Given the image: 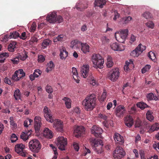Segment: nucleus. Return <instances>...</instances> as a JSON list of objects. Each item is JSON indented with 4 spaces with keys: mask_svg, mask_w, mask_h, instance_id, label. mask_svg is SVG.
<instances>
[{
    "mask_svg": "<svg viewBox=\"0 0 159 159\" xmlns=\"http://www.w3.org/2000/svg\"><path fill=\"white\" fill-rule=\"evenodd\" d=\"M57 143L58 148L61 150H64L67 145V139L63 136H59L57 139Z\"/></svg>",
    "mask_w": 159,
    "mask_h": 159,
    "instance_id": "7",
    "label": "nucleus"
},
{
    "mask_svg": "<svg viewBox=\"0 0 159 159\" xmlns=\"http://www.w3.org/2000/svg\"><path fill=\"white\" fill-rule=\"evenodd\" d=\"M148 57L152 61L155 60L156 57L155 53L152 51H150L148 53Z\"/></svg>",
    "mask_w": 159,
    "mask_h": 159,
    "instance_id": "47",
    "label": "nucleus"
},
{
    "mask_svg": "<svg viewBox=\"0 0 159 159\" xmlns=\"http://www.w3.org/2000/svg\"><path fill=\"white\" fill-rule=\"evenodd\" d=\"M146 116L147 119L150 121H152L154 119V117L151 114V112L149 111H148Z\"/></svg>",
    "mask_w": 159,
    "mask_h": 159,
    "instance_id": "45",
    "label": "nucleus"
},
{
    "mask_svg": "<svg viewBox=\"0 0 159 159\" xmlns=\"http://www.w3.org/2000/svg\"><path fill=\"white\" fill-rule=\"evenodd\" d=\"M25 148V146L23 144H18L15 145V150L17 153L19 152L20 151L23 150Z\"/></svg>",
    "mask_w": 159,
    "mask_h": 159,
    "instance_id": "27",
    "label": "nucleus"
},
{
    "mask_svg": "<svg viewBox=\"0 0 159 159\" xmlns=\"http://www.w3.org/2000/svg\"><path fill=\"white\" fill-rule=\"evenodd\" d=\"M20 60L22 61L25 60L28 57L27 52H25L22 53H20Z\"/></svg>",
    "mask_w": 159,
    "mask_h": 159,
    "instance_id": "44",
    "label": "nucleus"
},
{
    "mask_svg": "<svg viewBox=\"0 0 159 159\" xmlns=\"http://www.w3.org/2000/svg\"><path fill=\"white\" fill-rule=\"evenodd\" d=\"M9 55L7 52L2 53L0 54V63L4 62L6 58L8 57Z\"/></svg>",
    "mask_w": 159,
    "mask_h": 159,
    "instance_id": "32",
    "label": "nucleus"
},
{
    "mask_svg": "<svg viewBox=\"0 0 159 159\" xmlns=\"http://www.w3.org/2000/svg\"><path fill=\"white\" fill-rule=\"evenodd\" d=\"M36 26L37 25L36 23L34 22H33L30 28V31L31 32H34L35 30Z\"/></svg>",
    "mask_w": 159,
    "mask_h": 159,
    "instance_id": "55",
    "label": "nucleus"
},
{
    "mask_svg": "<svg viewBox=\"0 0 159 159\" xmlns=\"http://www.w3.org/2000/svg\"><path fill=\"white\" fill-rule=\"evenodd\" d=\"M115 141L120 142L121 144L124 143L123 137L118 133H116L114 136Z\"/></svg>",
    "mask_w": 159,
    "mask_h": 159,
    "instance_id": "26",
    "label": "nucleus"
},
{
    "mask_svg": "<svg viewBox=\"0 0 159 159\" xmlns=\"http://www.w3.org/2000/svg\"><path fill=\"white\" fill-rule=\"evenodd\" d=\"M43 135L46 138L51 139L52 137V133L48 128H46L43 132Z\"/></svg>",
    "mask_w": 159,
    "mask_h": 159,
    "instance_id": "23",
    "label": "nucleus"
},
{
    "mask_svg": "<svg viewBox=\"0 0 159 159\" xmlns=\"http://www.w3.org/2000/svg\"><path fill=\"white\" fill-rule=\"evenodd\" d=\"M91 60L94 68L100 69L103 68L104 60L102 56L99 54H93Z\"/></svg>",
    "mask_w": 159,
    "mask_h": 159,
    "instance_id": "3",
    "label": "nucleus"
},
{
    "mask_svg": "<svg viewBox=\"0 0 159 159\" xmlns=\"http://www.w3.org/2000/svg\"><path fill=\"white\" fill-rule=\"evenodd\" d=\"M151 67V66L149 65H146L142 70V73H145L147 70H149Z\"/></svg>",
    "mask_w": 159,
    "mask_h": 159,
    "instance_id": "50",
    "label": "nucleus"
},
{
    "mask_svg": "<svg viewBox=\"0 0 159 159\" xmlns=\"http://www.w3.org/2000/svg\"><path fill=\"white\" fill-rule=\"evenodd\" d=\"M73 146L75 150L76 151H78L79 149V147L78 144L76 142H74L73 144Z\"/></svg>",
    "mask_w": 159,
    "mask_h": 159,
    "instance_id": "62",
    "label": "nucleus"
},
{
    "mask_svg": "<svg viewBox=\"0 0 159 159\" xmlns=\"http://www.w3.org/2000/svg\"><path fill=\"white\" fill-rule=\"evenodd\" d=\"M159 129V125L158 123H155L153 125L150 129L149 131L152 132L154 131H157Z\"/></svg>",
    "mask_w": 159,
    "mask_h": 159,
    "instance_id": "35",
    "label": "nucleus"
},
{
    "mask_svg": "<svg viewBox=\"0 0 159 159\" xmlns=\"http://www.w3.org/2000/svg\"><path fill=\"white\" fill-rule=\"evenodd\" d=\"M107 66L108 67H111L113 65V62L112 61V58L110 56H108L107 58Z\"/></svg>",
    "mask_w": 159,
    "mask_h": 159,
    "instance_id": "34",
    "label": "nucleus"
},
{
    "mask_svg": "<svg viewBox=\"0 0 159 159\" xmlns=\"http://www.w3.org/2000/svg\"><path fill=\"white\" fill-rule=\"evenodd\" d=\"M84 152L82 153V155L83 156H85L87 154H90L91 153L90 150L88 148H86L85 147H84Z\"/></svg>",
    "mask_w": 159,
    "mask_h": 159,
    "instance_id": "48",
    "label": "nucleus"
},
{
    "mask_svg": "<svg viewBox=\"0 0 159 159\" xmlns=\"http://www.w3.org/2000/svg\"><path fill=\"white\" fill-rule=\"evenodd\" d=\"M16 71H18V73H17V75H18L17 78L19 80L25 76V73L22 69H19Z\"/></svg>",
    "mask_w": 159,
    "mask_h": 159,
    "instance_id": "38",
    "label": "nucleus"
},
{
    "mask_svg": "<svg viewBox=\"0 0 159 159\" xmlns=\"http://www.w3.org/2000/svg\"><path fill=\"white\" fill-rule=\"evenodd\" d=\"M72 73L73 74V77L74 79L76 81L77 83H79V80H78V74L77 72V69L75 67H73L72 68Z\"/></svg>",
    "mask_w": 159,
    "mask_h": 159,
    "instance_id": "28",
    "label": "nucleus"
},
{
    "mask_svg": "<svg viewBox=\"0 0 159 159\" xmlns=\"http://www.w3.org/2000/svg\"><path fill=\"white\" fill-rule=\"evenodd\" d=\"M129 30L127 29L122 30L115 34L116 40L119 42L123 43L128 35Z\"/></svg>",
    "mask_w": 159,
    "mask_h": 159,
    "instance_id": "5",
    "label": "nucleus"
},
{
    "mask_svg": "<svg viewBox=\"0 0 159 159\" xmlns=\"http://www.w3.org/2000/svg\"><path fill=\"white\" fill-rule=\"evenodd\" d=\"M60 57L61 60H65L68 55V52L66 50L65 47H61L60 49Z\"/></svg>",
    "mask_w": 159,
    "mask_h": 159,
    "instance_id": "21",
    "label": "nucleus"
},
{
    "mask_svg": "<svg viewBox=\"0 0 159 159\" xmlns=\"http://www.w3.org/2000/svg\"><path fill=\"white\" fill-rule=\"evenodd\" d=\"M19 37L20 39L25 40L27 39V36L26 35V33L25 32H23L21 33V35H20Z\"/></svg>",
    "mask_w": 159,
    "mask_h": 159,
    "instance_id": "58",
    "label": "nucleus"
},
{
    "mask_svg": "<svg viewBox=\"0 0 159 159\" xmlns=\"http://www.w3.org/2000/svg\"><path fill=\"white\" fill-rule=\"evenodd\" d=\"M130 63H129V62H126L125 63V65L124 66V68L125 70L126 71H128L129 70V65H130Z\"/></svg>",
    "mask_w": 159,
    "mask_h": 159,
    "instance_id": "60",
    "label": "nucleus"
},
{
    "mask_svg": "<svg viewBox=\"0 0 159 159\" xmlns=\"http://www.w3.org/2000/svg\"><path fill=\"white\" fill-rule=\"evenodd\" d=\"M125 125L129 127H131L133 125L134 120L132 117L130 115H127L125 119Z\"/></svg>",
    "mask_w": 159,
    "mask_h": 159,
    "instance_id": "18",
    "label": "nucleus"
},
{
    "mask_svg": "<svg viewBox=\"0 0 159 159\" xmlns=\"http://www.w3.org/2000/svg\"><path fill=\"white\" fill-rule=\"evenodd\" d=\"M10 122L11 125L13 126L15 128L17 126V125L15 123L14 121L13 120V117H10Z\"/></svg>",
    "mask_w": 159,
    "mask_h": 159,
    "instance_id": "61",
    "label": "nucleus"
},
{
    "mask_svg": "<svg viewBox=\"0 0 159 159\" xmlns=\"http://www.w3.org/2000/svg\"><path fill=\"white\" fill-rule=\"evenodd\" d=\"M29 132L26 133L22 132L20 136V138L24 140V141H26L29 138V135H30L31 134V133L29 134Z\"/></svg>",
    "mask_w": 159,
    "mask_h": 159,
    "instance_id": "37",
    "label": "nucleus"
},
{
    "mask_svg": "<svg viewBox=\"0 0 159 159\" xmlns=\"http://www.w3.org/2000/svg\"><path fill=\"white\" fill-rule=\"evenodd\" d=\"M132 19V17L130 16L125 17L123 18L124 23L126 24L128 23Z\"/></svg>",
    "mask_w": 159,
    "mask_h": 159,
    "instance_id": "56",
    "label": "nucleus"
},
{
    "mask_svg": "<svg viewBox=\"0 0 159 159\" xmlns=\"http://www.w3.org/2000/svg\"><path fill=\"white\" fill-rule=\"evenodd\" d=\"M20 36V34L17 31H14L13 32L10 33L8 38L16 39Z\"/></svg>",
    "mask_w": 159,
    "mask_h": 159,
    "instance_id": "36",
    "label": "nucleus"
},
{
    "mask_svg": "<svg viewBox=\"0 0 159 159\" xmlns=\"http://www.w3.org/2000/svg\"><path fill=\"white\" fill-rule=\"evenodd\" d=\"M89 66L88 64L82 66L81 68L80 72L84 78H86L89 75Z\"/></svg>",
    "mask_w": 159,
    "mask_h": 159,
    "instance_id": "16",
    "label": "nucleus"
},
{
    "mask_svg": "<svg viewBox=\"0 0 159 159\" xmlns=\"http://www.w3.org/2000/svg\"><path fill=\"white\" fill-rule=\"evenodd\" d=\"M17 73H18L17 71H15L14 72V74L12 75V80L16 81H17L19 80V79L17 78L18 75H17Z\"/></svg>",
    "mask_w": 159,
    "mask_h": 159,
    "instance_id": "52",
    "label": "nucleus"
},
{
    "mask_svg": "<svg viewBox=\"0 0 159 159\" xmlns=\"http://www.w3.org/2000/svg\"><path fill=\"white\" fill-rule=\"evenodd\" d=\"M51 119L52 120V121L50 122L53 123V127L57 131H62L63 129V122L58 119H54L53 117Z\"/></svg>",
    "mask_w": 159,
    "mask_h": 159,
    "instance_id": "10",
    "label": "nucleus"
},
{
    "mask_svg": "<svg viewBox=\"0 0 159 159\" xmlns=\"http://www.w3.org/2000/svg\"><path fill=\"white\" fill-rule=\"evenodd\" d=\"M85 131V128L83 126H78L74 130V135L75 137L79 138L84 134Z\"/></svg>",
    "mask_w": 159,
    "mask_h": 159,
    "instance_id": "12",
    "label": "nucleus"
},
{
    "mask_svg": "<svg viewBox=\"0 0 159 159\" xmlns=\"http://www.w3.org/2000/svg\"><path fill=\"white\" fill-rule=\"evenodd\" d=\"M147 97L150 100H154L157 101L158 99L157 97L156 96H154L153 94L152 93L147 94Z\"/></svg>",
    "mask_w": 159,
    "mask_h": 159,
    "instance_id": "39",
    "label": "nucleus"
},
{
    "mask_svg": "<svg viewBox=\"0 0 159 159\" xmlns=\"http://www.w3.org/2000/svg\"><path fill=\"white\" fill-rule=\"evenodd\" d=\"M111 48L115 51H121L123 50L121 46H120L117 43H114L111 45Z\"/></svg>",
    "mask_w": 159,
    "mask_h": 159,
    "instance_id": "24",
    "label": "nucleus"
},
{
    "mask_svg": "<svg viewBox=\"0 0 159 159\" xmlns=\"http://www.w3.org/2000/svg\"><path fill=\"white\" fill-rule=\"evenodd\" d=\"M88 5L87 3L84 1L80 2L79 3L76 4V9L80 11H82L87 8Z\"/></svg>",
    "mask_w": 159,
    "mask_h": 159,
    "instance_id": "17",
    "label": "nucleus"
},
{
    "mask_svg": "<svg viewBox=\"0 0 159 159\" xmlns=\"http://www.w3.org/2000/svg\"><path fill=\"white\" fill-rule=\"evenodd\" d=\"M4 81L6 84H8L9 85H12L13 83L11 82V81L7 77H5L4 80Z\"/></svg>",
    "mask_w": 159,
    "mask_h": 159,
    "instance_id": "59",
    "label": "nucleus"
},
{
    "mask_svg": "<svg viewBox=\"0 0 159 159\" xmlns=\"http://www.w3.org/2000/svg\"><path fill=\"white\" fill-rule=\"evenodd\" d=\"M43 111L44 112V117L46 120L48 122L52 121V120L51 119L52 116L51 114L50 110L48 107L45 106L44 108Z\"/></svg>",
    "mask_w": 159,
    "mask_h": 159,
    "instance_id": "15",
    "label": "nucleus"
},
{
    "mask_svg": "<svg viewBox=\"0 0 159 159\" xmlns=\"http://www.w3.org/2000/svg\"><path fill=\"white\" fill-rule=\"evenodd\" d=\"M34 126L35 133H38L39 132L40 127L42 124L41 118L39 116H36L34 118Z\"/></svg>",
    "mask_w": 159,
    "mask_h": 159,
    "instance_id": "14",
    "label": "nucleus"
},
{
    "mask_svg": "<svg viewBox=\"0 0 159 159\" xmlns=\"http://www.w3.org/2000/svg\"><path fill=\"white\" fill-rule=\"evenodd\" d=\"M107 94V93L106 92H104L103 93L100 98V100L101 101H103L105 100L106 98Z\"/></svg>",
    "mask_w": 159,
    "mask_h": 159,
    "instance_id": "63",
    "label": "nucleus"
},
{
    "mask_svg": "<svg viewBox=\"0 0 159 159\" xmlns=\"http://www.w3.org/2000/svg\"><path fill=\"white\" fill-rule=\"evenodd\" d=\"M65 39V36L63 34H60L54 39V41H62Z\"/></svg>",
    "mask_w": 159,
    "mask_h": 159,
    "instance_id": "42",
    "label": "nucleus"
},
{
    "mask_svg": "<svg viewBox=\"0 0 159 159\" xmlns=\"http://www.w3.org/2000/svg\"><path fill=\"white\" fill-rule=\"evenodd\" d=\"M143 16L146 19H149L152 17V14L148 11H146L143 14Z\"/></svg>",
    "mask_w": 159,
    "mask_h": 159,
    "instance_id": "46",
    "label": "nucleus"
},
{
    "mask_svg": "<svg viewBox=\"0 0 159 159\" xmlns=\"http://www.w3.org/2000/svg\"><path fill=\"white\" fill-rule=\"evenodd\" d=\"M125 155V152L123 148L120 147L118 146L116 148L113 153V157L114 159H120Z\"/></svg>",
    "mask_w": 159,
    "mask_h": 159,
    "instance_id": "6",
    "label": "nucleus"
},
{
    "mask_svg": "<svg viewBox=\"0 0 159 159\" xmlns=\"http://www.w3.org/2000/svg\"><path fill=\"white\" fill-rule=\"evenodd\" d=\"M96 100L95 95L92 94L85 98L82 102V104L85 110L87 111H91L95 107Z\"/></svg>",
    "mask_w": 159,
    "mask_h": 159,
    "instance_id": "1",
    "label": "nucleus"
},
{
    "mask_svg": "<svg viewBox=\"0 0 159 159\" xmlns=\"http://www.w3.org/2000/svg\"><path fill=\"white\" fill-rule=\"evenodd\" d=\"M54 65L52 61H50L48 64L46 71L47 73L50 72L54 68Z\"/></svg>",
    "mask_w": 159,
    "mask_h": 159,
    "instance_id": "31",
    "label": "nucleus"
},
{
    "mask_svg": "<svg viewBox=\"0 0 159 159\" xmlns=\"http://www.w3.org/2000/svg\"><path fill=\"white\" fill-rule=\"evenodd\" d=\"M63 21L62 17L60 15L56 16L55 19L54 23H60L62 22Z\"/></svg>",
    "mask_w": 159,
    "mask_h": 159,
    "instance_id": "43",
    "label": "nucleus"
},
{
    "mask_svg": "<svg viewBox=\"0 0 159 159\" xmlns=\"http://www.w3.org/2000/svg\"><path fill=\"white\" fill-rule=\"evenodd\" d=\"M142 125V122L140 120H138L136 121L135 124V127H139Z\"/></svg>",
    "mask_w": 159,
    "mask_h": 159,
    "instance_id": "64",
    "label": "nucleus"
},
{
    "mask_svg": "<svg viewBox=\"0 0 159 159\" xmlns=\"http://www.w3.org/2000/svg\"><path fill=\"white\" fill-rule=\"evenodd\" d=\"M146 46L140 44L131 53V56L135 57H138L145 50Z\"/></svg>",
    "mask_w": 159,
    "mask_h": 159,
    "instance_id": "8",
    "label": "nucleus"
},
{
    "mask_svg": "<svg viewBox=\"0 0 159 159\" xmlns=\"http://www.w3.org/2000/svg\"><path fill=\"white\" fill-rule=\"evenodd\" d=\"M29 146L30 149L32 152L37 153L41 149V144L38 140L34 139L30 141Z\"/></svg>",
    "mask_w": 159,
    "mask_h": 159,
    "instance_id": "4",
    "label": "nucleus"
},
{
    "mask_svg": "<svg viewBox=\"0 0 159 159\" xmlns=\"http://www.w3.org/2000/svg\"><path fill=\"white\" fill-rule=\"evenodd\" d=\"M42 73V72L40 70L35 69L33 74H31L30 75V79L31 81H33L35 80V78L38 77L39 75H41Z\"/></svg>",
    "mask_w": 159,
    "mask_h": 159,
    "instance_id": "19",
    "label": "nucleus"
},
{
    "mask_svg": "<svg viewBox=\"0 0 159 159\" xmlns=\"http://www.w3.org/2000/svg\"><path fill=\"white\" fill-rule=\"evenodd\" d=\"M46 90L48 93H52L53 92V90L51 86L49 84H47L46 87Z\"/></svg>",
    "mask_w": 159,
    "mask_h": 159,
    "instance_id": "49",
    "label": "nucleus"
},
{
    "mask_svg": "<svg viewBox=\"0 0 159 159\" xmlns=\"http://www.w3.org/2000/svg\"><path fill=\"white\" fill-rule=\"evenodd\" d=\"M102 44L107 45L110 42V39L108 37L103 36L101 39Z\"/></svg>",
    "mask_w": 159,
    "mask_h": 159,
    "instance_id": "33",
    "label": "nucleus"
},
{
    "mask_svg": "<svg viewBox=\"0 0 159 159\" xmlns=\"http://www.w3.org/2000/svg\"><path fill=\"white\" fill-rule=\"evenodd\" d=\"M19 93L20 91L18 89H16L14 93V96L16 100L18 98L20 95Z\"/></svg>",
    "mask_w": 159,
    "mask_h": 159,
    "instance_id": "57",
    "label": "nucleus"
},
{
    "mask_svg": "<svg viewBox=\"0 0 159 159\" xmlns=\"http://www.w3.org/2000/svg\"><path fill=\"white\" fill-rule=\"evenodd\" d=\"M45 60V57L43 55H40L38 56V61L40 62H43Z\"/></svg>",
    "mask_w": 159,
    "mask_h": 159,
    "instance_id": "54",
    "label": "nucleus"
},
{
    "mask_svg": "<svg viewBox=\"0 0 159 159\" xmlns=\"http://www.w3.org/2000/svg\"><path fill=\"white\" fill-rule=\"evenodd\" d=\"M137 105L138 107L140 108L141 109H144L148 107V105L146 104L143 102H138L137 104Z\"/></svg>",
    "mask_w": 159,
    "mask_h": 159,
    "instance_id": "41",
    "label": "nucleus"
},
{
    "mask_svg": "<svg viewBox=\"0 0 159 159\" xmlns=\"http://www.w3.org/2000/svg\"><path fill=\"white\" fill-rule=\"evenodd\" d=\"M81 50L84 53H87L89 52V46L87 43H81Z\"/></svg>",
    "mask_w": 159,
    "mask_h": 159,
    "instance_id": "22",
    "label": "nucleus"
},
{
    "mask_svg": "<svg viewBox=\"0 0 159 159\" xmlns=\"http://www.w3.org/2000/svg\"><path fill=\"white\" fill-rule=\"evenodd\" d=\"M16 42L13 41L10 43L8 47V50L11 52H13L14 51V48L16 47Z\"/></svg>",
    "mask_w": 159,
    "mask_h": 159,
    "instance_id": "30",
    "label": "nucleus"
},
{
    "mask_svg": "<svg viewBox=\"0 0 159 159\" xmlns=\"http://www.w3.org/2000/svg\"><path fill=\"white\" fill-rule=\"evenodd\" d=\"M120 75L119 70L118 68L112 69L109 73V79L111 81L114 82L118 79Z\"/></svg>",
    "mask_w": 159,
    "mask_h": 159,
    "instance_id": "9",
    "label": "nucleus"
},
{
    "mask_svg": "<svg viewBox=\"0 0 159 159\" xmlns=\"http://www.w3.org/2000/svg\"><path fill=\"white\" fill-rule=\"evenodd\" d=\"M56 14L54 12L49 13L46 17V20L50 23H54Z\"/></svg>",
    "mask_w": 159,
    "mask_h": 159,
    "instance_id": "20",
    "label": "nucleus"
},
{
    "mask_svg": "<svg viewBox=\"0 0 159 159\" xmlns=\"http://www.w3.org/2000/svg\"><path fill=\"white\" fill-rule=\"evenodd\" d=\"M90 142L93 149L98 154H102L103 153V143L102 140L100 139L91 138L90 139Z\"/></svg>",
    "mask_w": 159,
    "mask_h": 159,
    "instance_id": "2",
    "label": "nucleus"
},
{
    "mask_svg": "<svg viewBox=\"0 0 159 159\" xmlns=\"http://www.w3.org/2000/svg\"><path fill=\"white\" fill-rule=\"evenodd\" d=\"M102 131V129L96 125H93L91 129V133L97 137H100Z\"/></svg>",
    "mask_w": 159,
    "mask_h": 159,
    "instance_id": "11",
    "label": "nucleus"
},
{
    "mask_svg": "<svg viewBox=\"0 0 159 159\" xmlns=\"http://www.w3.org/2000/svg\"><path fill=\"white\" fill-rule=\"evenodd\" d=\"M106 3L105 0H95L94 2L95 6L99 7L100 8L103 7V6Z\"/></svg>",
    "mask_w": 159,
    "mask_h": 159,
    "instance_id": "25",
    "label": "nucleus"
},
{
    "mask_svg": "<svg viewBox=\"0 0 159 159\" xmlns=\"http://www.w3.org/2000/svg\"><path fill=\"white\" fill-rule=\"evenodd\" d=\"M62 100L65 102V104L66 107L67 108H70L71 107V101L70 98H64Z\"/></svg>",
    "mask_w": 159,
    "mask_h": 159,
    "instance_id": "29",
    "label": "nucleus"
},
{
    "mask_svg": "<svg viewBox=\"0 0 159 159\" xmlns=\"http://www.w3.org/2000/svg\"><path fill=\"white\" fill-rule=\"evenodd\" d=\"M51 41L49 39H45L43 40L42 43V46L43 48L44 49L46 48L49 44L51 43Z\"/></svg>",
    "mask_w": 159,
    "mask_h": 159,
    "instance_id": "40",
    "label": "nucleus"
},
{
    "mask_svg": "<svg viewBox=\"0 0 159 159\" xmlns=\"http://www.w3.org/2000/svg\"><path fill=\"white\" fill-rule=\"evenodd\" d=\"M18 139L17 137L14 134H12L11 135V140L12 143L15 142Z\"/></svg>",
    "mask_w": 159,
    "mask_h": 159,
    "instance_id": "51",
    "label": "nucleus"
},
{
    "mask_svg": "<svg viewBox=\"0 0 159 159\" xmlns=\"http://www.w3.org/2000/svg\"><path fill=\"white\" fill-rule=\"evenodd\" d=\"M146 25L148 27L151 29H153L154 26V24L152 21H148Z\"/></svg>",
    "mask_w": 159,
    "mask_h": 159,
    "instance_id": "53",
    "label": "nucleus"
},
{
    "mask_svg": "<svg viewBox=\"0 0 159 159\" xmlns=\"http://www.w3.org/2000/svg\"><path fill=\"white\" fill-rule=\"evenodd\" d=\"M125 109L124 106L120 105L116 109L115 115L118 117H122L125 113Z\"/></svg>",
    "mask_w": 159,
    "mask_h": 159,
    "instance_id": "13",
    "label": "nucleus"
}]
</instances>
